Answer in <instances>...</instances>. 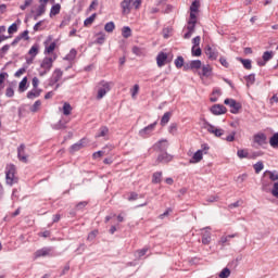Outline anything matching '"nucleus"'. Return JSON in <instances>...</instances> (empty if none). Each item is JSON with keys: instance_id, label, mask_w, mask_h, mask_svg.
I'll list each match as a JSON object with an SVG mask.
<instances>
[{"instance_id": "1", "label": "nucleus", "mask_w": 278, "mask_h": 278, "mask_svg": "<svg viewBox=\"0 0 278 278\" xmlns=\"http://www.w3.org/2000/svg\"><path fill=\"white\" fill-rule=\"evenodd\" d=\"M140 5H142V0H123L121 2L122 14L127 16L128 14H131V8L139 10Z\"/></svg>"}, {"instance_id": "2", "label": "nucleus", "mask_w": 278, "mask_h": 278, "mask_svg": "<svg viewBox=\"0 0 278 278\" xmlns=\"http://www.w3.org/2000/svg\"><path fill=\"white\" fill-rule=\"evenodd\" d=\"M110 90H112V88L110 87V83L105 80H101L98 84V94H97L98 101H101V99H103V97H105V94H108Z\"/></svg>"}, {"instance_id": "3", "label": "nucleus", "mask_w": 278, "mask_h": 278, "mask_svg": "<svg viewBox=\"0 0 278 278\" xmlns=\"http://www.w3.org/2000/svg\"><path fill=\"white\" fill-rule=\"evenodd\" d=\"M155 127H157V122H154L148 126H146L144 128L139 130V136L141 138H149V136H151V134H153V131H155Z\"/></svg>"}, {"instance_id": "4", "label": "nucleus", "mask_w": 278, "mask_h": 278, "mask_svg": "<svg viewBox=\"0 0 278 278\" xmlns=\"http://www.w3.org/2000/svg\"><path fill=\"white\" fill-rule=\"evenodd\" d=\"M53 248L51 247H46V248H42V249H39L35 252V257L38 258V257H53Z\"/></svg>"}, {"instance_id": "5", "label": "nucleus", "mask_w": 278, "mask_h": 278, "mask_svg": "<svg viewBox=\"0 0 278 278\" xmlns=\"http://www.w3.org/2000/svg\"><path fill=\"white\" fill-rule=\"evenodd\" d=\"M225 105H229V108H231L230 112L231 114H238V112H240V109L242 108V105H240V103H238L236 100L233 99H229L227 98L224 101Z\"/></svg>"}, {"instance_id": "6", "label": "nucleus", "mask_w": 278, "mask_h": 278, "mask_svg": "<svg viewBox=\"0 0 278 278\" xmlns=\"http://www.w3.org/2000/svg\"><path fill=\"white\" fill-rule=\"evenodd\" d=\"M15 173H16V167H14V165L9 166V168L5 170V179L9 186H13V184L15 182V178H14Z\"/></svg>"}, {"instance_id": "7", "label": "nucleus", "mask_w": 278, "mask_h": 278, "mask_svg": "<svg viewBox=\"0 0 278 278\" xmlns=\"http://www.w3.org/2000/svg\"><path fill=\"white\" fill-rule=\"evenodd\" d=\"M206 131H208V134H213V136H216V138H220V136L225 135V130L222 128H217L216 126L210 124L206 122Z\"/></svg>"}, {"instance_id": "8", "label": "nucleus", "mask_w": 278, "mask_h": 278, "mask_svg": "<svg viewBox=\"0 0 278 278\" xmlns=\"http://www.w3.org/2000/svg\"><path fill=\"white\" fill-rule=\"evenodd\" d=\"M173 161V155L165 152H161L155 161V166L157 164H168V162Z\"/></svg>"}, {"instance_id": "9", "label": "nucleus", "mask_w": 278, "mask_h": 278, "mask_svg": "<svg viewBox=\"0 0 278 278\" xmlns=\"http://www.w3.org/2000/svg\"><path fill=\"white\" fill-rule=\"evenodd\" d=\"M210 112H212L214 116H220L223 114H227V108L223 104H214L211 106Z\"/></svg>"}, {"instance_id": "10", "label": "nucleus", "mask_w": 278, "mask_h": 278, "mask_svg": "<svg viewBox=\"0 0 278 278\" xmlns=\"http://www.w3.org/2000/svg\"><path fill=\"white\" fill-rule=\"evenodd\" d=\"M197 29V22H187V33L184 35L185 40H190L192 38V34H194Z\"/></svg>"}, {"instance_id": "11", "label": "nucleus", "mask_w": 278, "mask_h": 278, "mask_svg": "<svg viewBox=\"0 0 278 278\" xmlns=\"http://www.w3.org/2000/svg\"><path fill=\"white\" fill-rule=\"evenodd\" d=\"M205 53L208 60H212V61L218 60V50L216 48H213L212 46H206Z\"/></svg>"}, {"instance_id": "12", "label": "nucleus", "mask_w": 278, "mask_h": 278, "mask_svg": "<svg viewBox=\"0 0 278 278\" xmlns=\"http://www.w3.org/2000/svg\"><path fill=\"white\" fill-rule=\"evenodd\" d=\"M168 149V141L166 139L160 140L154 144V151L165 152Z\"/></svg>"}, {"instance_id": "13", "label": "nucleus", "mask_w": 278, "mask_h": 278, "mask_svg": "<svg viewBox=\"0 0 278 278\" xmlns=\"http://www.w3.org/2000/svg\"><path fill=\"white\" fill-rule=\"evenodd\" d=\"M17 157L20 162H24V164H27V155L25 154V144L21 143L17 148Z\"/></svg>"}, {"instance_id": "14", "label": "nucleus", "mask_w": 278, "mask_h": 278, "mask_svg": "<svg viewBox=\"0 0 278 278\" xmlns=\"http://www.w3.org/2000/svg\"><path fill=\"white\" fill-rule=\"evenodd\" d=\"M166 60H168V54L165 52H160L156 55V64H157L159 68H162V66L166 65Z\"/></svg>"}, {"instance_id": "15", "label": "nucleus", "mask_w": 278, "mask_h": 278, "mask_svg": "<svg viewBox=\"0 0 278 278\" xmlns=\"http://www.w3.org/2000/svg\"><path fill=\"white\" fill-rule=\"evenodd\" d=\"M253 140L258 147H264L266 144V135L264 132H258L254 135Z\"/></svg>"}, {"instance_id": "16", "label": "nucleus", "mask_w": 278, "mask_h": 278, "mask_svg": "<svg viewBox=\"0 0 278 278\" xmlns=\"http://www.w3.org/2000/svg\"><path fill=\"white\" fill-rule=\"evenodd\" d=\"M40 68L50 72L53 68V59L46 56L40 64Z\"/></svg>"}, {"instance_id": "17", "label": "nucleus", "mask_w": 278, "mask_h": 278, "mask_svg": "<svg viewBox=\"0 0 278 278\" xmlns=\"http://www.w3.org/2000/svg\"><path fill=\"white\" fill-rule=\"evenodd\" d=\"M86 147V139H80L78 142L74 143L70 151L71 153H76V151H80V149H84Z\"/></svg>"}, {"instance_id": "18", "label": "nucleus", "mask_w": 278, "mask_h": 278, "mask_svg": "<svg viewBox=\"0 0 278 278\" xmlns=\"http://www.w3.org/2000/svg\"><path fill=\"white\" fill-rule=\"evenodd\" d=\"M239 236L240 235L238 232L228 236H222L219 244H222V247H226V244H229L231 238H238Z\"/></svg>"}, {"instance_id": "19", "label": "nucleus", "mask_w": 278, "mask_h": 278, "mask_svg": "<svg viewBox=\"0 0 278 278\" xmlns=\"http://www.w3.org/2000/svg\"><path fill=\"white\" fill-rule=\"evenodd\" d=\"M201 160H203V150H198L190 160V164H199Z\"/></svg>"}, {"instance_id": "20", "label": "nucleus", "mask_w": 278, "mask_h": 278, "mask_svg": "<svg viewBox=\"0 0 278 278\" xmlns=\"http://www.w3.org/2000/svg\"><path fill=\"white\" fill-rule=\"evenodd\" d=\"M170 116H173L172 112L164 113V115L161 118V126L162 127H166V125H168V123L170 122Z\"/></svg>"}, {"instance_id": "21", "label": "nucleus", "mask_w": 278, "mask_h": 278, "mask_svg": "<svg viewBox=\"0 0 278 278\" xmlns=\"http://www.w3.org/2000/svg\"><path fill=\"white\" fill-rule=\"evenodd\" d=\"M40 92H42V90L33 89L27 92V99H38V97H40Z\"/></svg>"}, {"instance_id": "22", "label": "nucleus", "mask_w": 278, "mask_h": 278, "mask_svg": "<svg viewBox=\"0 0 278 278\" xmlns=\"http://www.w3.org/2000/svg\"><path fill=\"white\" fill-rule=\"evenodd\" d=\"M212 242V232L204 231L202 235V244H210Z\"/></svg>"}, {"instance_id": "23", "label": "nucleus", "mask_w": 278, "mask_h": 278, "mask_svg": "<svg viewBox=\"0 0 278 278\" xmlns=\"http://www.w3.org/2000/svg\"><path fill=\"white\" fill-rule=\"evenodd\" d=\"M108 134H110V128L102 126L100 127L99 132L96 135V138H103L108 136Z\"/></svg>"}, {"instance_id": "24", "label": "nucleus", "mask_w": 278, "mask_h": 278, "mask_svg": "<svg viewBox=\"0 0 278 278\" xmlns=\"http://www.w3.org/2000/svg\"><path fill=\"white\" fill-rule=\"evenodd\" d=\"M238 61L241 62V64H243V67H244L247 71H251V68H253L250 59H242V58H239Z\"/></svg>"}, {"instance_id": "25", "label": "nucleus", "mask_w": 278, "mask_h": 278, "mask_svg": "<svg viewBox=\"0 0 278 278\" xmlns=\"http://www.w3.org/2000/svg\"><path fill=\"white\" fill-rule=\"evenodd\" d=\"M269 144H270V147H273V149H278V132H275L270 137Z\"/></svg>"}, {"instance_id": "26", "label": "nucleus", "mask_w": 278, "mask_h": 278, "mask_svg": "<svg viewBox=\"0 0 278 278\" xmlns=\"http://www.w3.org/2000/svg\"><path fill=\"white\" fill-rule=\"evenodd\" d=\"M200 75H202V77H210L212 75V67L210 65H203Z\"/></svg>"}, {"instance_id": "27", "label": "nucleus", "mask_w": 278, "mask_h": 278, "mask_svg": "<svg viewBox=\"0 0 278 278\" xmlns=\"http://www.w3.org/2000/svg\"><path fill=\"white\" fill-rule=\"evenodd\" d=\"M60 10H62V5H60V3L52 5L50 10V16H58V14L60 13Z\"/></svg>"}, {"instance_id": "28", "label": "nucleus", "mask_w": 278, "mask_h": 278, "mask_svg": "<svg viewBox=\"0 0 278 278\" xmlns=\"http://www.w3.org/2000/svg\"><path fill=\"white\" fill-rule=\"evenodd\" d=\"M203 53V51L201 50V48L198 46H192L191 48V55L193 58H201V54Z\"/></svg>"}, {"instance_id": "29", "label": "nucleus", "mask_w": 278, "mask_h": 278, "mask_svg": "<svg viewBox=\"0 0 278 278\" xmlns=\"http://www.w3.org/2000/svg\"><path fill=\"white\" fill-rule=\"evenodd\" d=\"M152 184H162V172H155L152 175Z\"/></svg>"}, {"instance_id": "30", "label": "nucleus", "mask_w": 278, "mask_h": 278, "mask_svg": "<svg viewBox=\"0 0 278 278\" xmlns=\"http://www.w3.org/2000/svg\"><path fill=\"white\" fill-rule=\"evenodd\" d=\"M75 58H77V50L72 49L70 53L64 58V60H66L67 62H73Z\"/></svg>"}, {"instance_id": "31", "label": "nucleus", "mask_w": 278, "mask_h": 278, "mask_svg": "<svg viewBox=\"0 0 278 278\" xmlns=\"http://www.w3.org/2000/svg\"><path fill=\"white\" fill-rule=\"evenodd\" d=\"M253 168H254L256 175H260V173H262V170H264V162L258 161L257 163H255L253 165Z\"/></svg>"}, {"instance_id": "32", "label": "nucleus", "mask_w": 278, "mask_h": 278, "mask_svg": "<svg viewBox=\"0 0 278 278\" xmlns=\"http://www.w3.org/2000/svg\"><path fill=\"white\" fill-rule=\"evenodd\" d=\"M27 90V77H24L18 85V92H25Z\"/></svg>"}, {"instance_id": "33", "label": "nucleus", "mask_w": 278, "mask_h": 278, "mask_svg": "<svg viewBox=\"0 0 278 278\" xmlns=\"http://www.w3.org/2000/svg\"><path fill=\"white\" fill-rule=\"evenodd\" d=\"M123 38H131V28L129 26H124L122 28Z\"/></svg>"}, {"instance_id": "34", "label": "nucleus", "mask_w": 278, "mask_h": 278, "mask_svg": "<svg viewBox=\"0 0 278 278\" xmlns=\"http://www.w3.org/2000/svg\"><path fill=\"white\" fill-rule=\"evenodd\" d=\"M62 75H64L62 70L56 68V70H54V72L52 74V78H54V81H60V79H62Z\"/></svg>"}, {"instance_id": "35", "label": "nucleus", "mask_w": 278, "mask_h": 278, "mask_svg": "<svg viewBox=\"0 0 278 278\" xmlns=\"http://www.w3.org/2000/svg\"><path fill=\"white\" fill-rule=\"evenodd\" d=\"M237 155L238 157H240V160H244V157H247L248 160H250V155H249V151L244 150V149H240L237 151Z\"/></svg>"}, {"instance_id": "36", "label": "nucleus", "mask_w": 278, "mask_h": 278, "mask_svg": "<svg viewBox=\"0 0 278 278\" xmlns=\"http://www.w3.org/2000/svg\"><path fill=\"white\" fill-rule=\"evenodd\" d=\"M71 112H73V106H71V103L65 102L63 104V114H64V116H70Z\"/></svg>"}, {"instance_id": "37", "label": "nucleus", "mask_w": 278, "mask_h": 278, "mask_svg": "<svg viewBox=\"0 0 278 278\" xmlns=\"http://www.w3.org/2000/svg\"><path fill=\"white\" fill-rule=\"evenodd\" d=\"M94 18H97V13H93V14H91L89 17H87V18L84 21L85 27H88V26L92 25V23H94Z\"/></svg>"}, {"instance_id": "38", "label": "nucleus", "mask_w": 278, "mask_h": 278, "mask_svg": "<svg viewBox=\"0 0 278 278\" xmlns=\"http://www.w3.org/2000/svg\"><path fill=\"white\" fill-rule=\"evenodd\" d=\"M114 29H116V25L114 24V22H109L104 25V30L108 31V34H112Z\"/></svg>"}, {"instance_id": "39", "label": "nucleus", "mask_w": 278, "mask_h": 278, "mask_svg": "<svg viewBox=\"0 0 278 278\" xmlns=\"http://www.w3.org/2000/svg\"><path fill=\"white\" fill-rule=\"evenodd\" d=\"M274 56H275V52L273 51H265L263 53V60L266 62H270V60H273Z\"/></svg>"}, {"instance_id": "40", "label": "nucleus", "mask_w": 278, "mask_h": 278, "mask_svg": "<svg viewBox=\"0 0 278 278\" xmlns=\"http://www.w3.org/2000/svg\"><path fill=\"white\" fill-rule=\"evenodd\" d=\"M191 68H192V71H199V68H201V66H202V62H201V60H193V61H191Z\"/></svg>"}, {"instance_id": "41", "label": "nucleus", "mask_w": 278, "mask_h": 278, "mask_svg": "<svg viewBox=\"0 0 278 278\" xmlns=\"http://www.w3.org/2000/svg\"><path fill=\"white\" fill-rule=\"evenodd\" d=\"M39 47L37 43H35L28 51V54H30L33 58H36L38 55Z\"/></svg>"}, {"instance_id": "42", "label": "nucleus", "mask_w": 278, "mask_h": 278, "mask_svg": "<svg viewBox=\"0 0 278 278\" xmlns=\"http://www.w3.org/2000/svg\"><path fill=\"white\" fill-rule=\"evenodd\" d=\"M247 86H253L255 84V74L245 76Z\"/></svg>"}, {"instance_id": "43", "label": "nucleus", "mask_w": 278, "mask_h": 278, "mask_svg": "<svg viewBox=\"0 0 278 278\" xmlns=\"http://www.w3.org/2000/svg\"><path fill=\"white\" fill-rule=\"evenodd\" d=\"M174 64L176 68H182L185 64L184 56H177V59L174 61Z\"/></svg>"}, {"instance_id": "44", "label": "nucleus", "mask_w": 278, "mask_h": 278, "mask_svg": "<svg viewBox=\"0 0 278 278\" xmlns=\"http://www.w3.org/2000/svg\"><path fill=\"white\" fill-rule=\"evenodd\" d=\"M230 275L231 270L228 267H226L219 273V278H229Z\"/></svg>"}, {"instance_id": "45", "label": "nucleus", "mask_w": 278, "mask_h": 278, "mask_svg": "<svg viewBox=\"0 0 278 278\" xmlns=\"http://www.w3.org/2000/svg\"><path fill=\"white\" fill-rule=\"evenodd\" d=\"M40 105H42L40 100L35 101V103L30 106V112L36 113L38 110H40Z\"/></svg>"}, {"instance_id": "46", "label": "nucleus", "mask_w": 278, "mask_h": 278, "mask_svg": "<svg viewBox=\"0 0 278 278\" xmlns=\"http://www.w3.org/2000/svg\"><path fill=\"white\" fill-rule=\"evenodd\" d=\"M149 252V248H143L141 250H137L136 251V255L137 257H144V255H147V253Z\"/></svg>"}, {"instance_id": "47", "label": "nucleus", "mask_w": 278, "mask_h": 278, "mask_svg": "<svg viewBox=\"0 0 278 278\" xmlns=\"http://www.w3.org/2000/svg\"><path fill=\"white\" fill-rule=\"evenodd\" d=\"M45 12H47V7H45V4H39L38 9H37V16H42V14H45Z\"/></svg>"}, {"instance_id": "48", "label": "nucleus", "mask_w": 278, "mask_h": 278, "mask_svg": "<svg viewBox=\"0 0 278 278\" xmlns=\"http://www.w3.org/2000/svg\"><path fill=\"white\" fill-rule=\"evenodd\" d=\"M199 1L194 0L190 5V12H199Z\"/></svg>"}, {"instance_id": "49", "label": "nucleus", "mask_w": 278, "mask_h": 278, "mask_svg": "<svg viewBox=\"0 0 278 278\" xmlns=\"http://www.w3.org/2000/svg\"><path fill=\"white\" fill-rule=\"evenodd\" d=\"M18 31V25H16V23H13L9 28H8V33L9 34H16Z\"/></svg>"}, {"instance_id": "50", "label": "nucleus", "mask_w": 278, "mask_h": 278, "mask_svg": "<svg viewBox=\"0 0 278 278\" xmlns=\"http://www.w3.org/2000/svg\"><path fill=\"white\" fill-rule=\"evenodd\" d=\"M55 51V42H51L50 46L46 47L45 53H53Z\"/></svg>"}, {"instance_id": "51", "label": "nucleus", "mask_w": 278, "mask_h": 278, "mask_svg": "<svg viewBox=\"0 0 278 278\" xmlns=\"http://www.w3.org/2000/svg\"><path fill=\"white\" fill-rule=\"evenodd\" d=\"M5 97H8L9 99H12V97H14V88L8 87L5 90Z\"/></svg>"}, {"instance_id": "52", "label": "nucleus", "mask_w": 278, "mask_h": 278, "mask_svg": "<svg viewBox=\"0 0 278 278\" xmlns=\"http://www.w3.org/2000/svg\"><path fill=\"white\" fill-rule=\"evenodd\" d=\"M27 71V65H24L22 68H20L17 72H15L14 77H21L24 73Z\"/></svg>"}, {"instance_id": "53", "label": "nucleus", "mask_w": 278, "mask_h": 278, "mask_svg": "<svg viewBox=\"0 0 278 278\" xmlns=\"http://www.w3.org/2000/svg\"><path fill=\"white\" fill-rule=\"evenodd\" d=\"M53 129H66V123L59 121V123L53 126Z\"/></svg>"}, {"instance_id": "54", "label": "nucleus", "mask_w": 278, "mask_h": 278, "mask_svg": "<svg viewBox=\"0 0 278 278\" xmlns=\"http://www.w3.org/2000/svg\"><path fill=\"white\" fill-rule=\"evenodd\" d=\"M140 92V86L139 85H134V88L131 89V97L132 99Z\"/></svg>"}, {"instance_id": "55", "label": "nucleus", "mask_w": 278, "mask_h": 278, "mask_svg": "<svg viewBox=\"0 0 278 278\" xmlns=\"http://www.w3.org/2000/svg\"><path fill=\"white\" fill-rule=\"evenodd\" d=\"M84 251H86V243H80L79 247L76 249V253L78 255H81V253H84Z\"/></svg>"}, {"instance_id": "56", "label": "nucleus", "mask_w": 278, "mask_h": 278, "mask_svg": "<svg viewBox=\"0 0 278 278\" xmlns=\"http://www.w3.org/2000/svg\"><path fill=\"white\" fill-rule=\"evenodd\" d=\"M34 2V0H25L24 4H22L20 7L21 10H27V8H29V5H31V3Z\"/></svg>"}, {"instance_id": "57", "label": "nucleus", "mask_w": 278, "mask_h": 278, "mask_svg": "<svg viewBox=\"0 0 278 278\" xmlns=\"http://www.w3.org/2000/svg\"><path fill=\"white\" fill-rule=\"evenodd\" d=\"M219 63H220L222 66H224L225 68H229V62H227V59H225V56H220V58H219Z\"/></svg>"}, {"instance_id": "58", "label": "nucleus", "mask_w": 278, "mask_h": 278, "mask_svg": "<svg viewBox=\"0 0 278 278\" xmlns=\"http://www.w3.org/2000/svg\"><path fill=\"white\" fill-rule=\"evenodd\" d=\"M170 212H173V208L168 207L163 214L159 216V218H161V220H164V218H166V216H168Z\"/></svg>"}, {"instance_id": "59", "label": "nucleus", "mask_w": 278, "mask_h": 278, "mask_svg": "<svg viewBox=\"0 0 278 278\" xmlns=\"http://www.w3.org/2000/svg\"><path fill=\"white\" fill-rule=\"evenodd\" d=\"M271 194L273 197H275L276 199H278V182L274 184V188L271 190Z\"/></svg>"}, {"instance_id": "60", "label": "nucleus", "mask_w": 278, "mask_h": 278, "mask_svg": "<svg viewBox=\"0 0 278 278\" xmlns=\"http://www.w3.org/2000/svg\"><path fill=\"white\" fill-rule=\"evenodd\" d=\"M193 47H199L201 45V36H197L192 39Z\"/></svg>"}, {"instance_id": "61", "label": "nucleus", "mask_w": 278, "mask_h": 278, "mask_svg": "<svg viewBox=\"0 0 278 278\" xmlns=\"http://www.w3.org/2000/svg\"><path fill=\"white\" fill-rule=\"evenodd\" d=\"M97 233H98L97 230L89 232V235H88V237H87V240H89L90 242H92V240H94V238H97Z\"/></svg>"}, {"instance_id": "62", "label": "nucleus", "mask_w": 278, "mask_h": 278, "mask_svg": "<svg viewBox=\"0 0 278 278\" xmlns=\"http://www.w3.org/2000/svg\"><path fill=\"white\" fill-rule=\"evenodd\" d=\"M97 5H99V0L91 1L89 9H88L89 12H92V10H94V8H97Z\"/></svg>"}, {"instance_id": "63", "label": "nucleus", "mask_w": 278, "mask_h": 278, "mask_svg": "<svg viewBox=\"0 0 278 278\" xmlns=\"http://www.w3.org/2000/svg\"><path fill=\"white\" fill-rule=\"evenodd\" d=\"M269 174L270 181H278V174H275L273 172H267Z\"/></svg>"}, {"instance_id": "64", "label": "nucleus", "mask_w": 278, "mask_h": 278, "mask_svg": "<svg viewBox=\"0 0 278 278\" xmlns=\"http://www.w3.org/2000/svg\"><path fill=\"white\" fill-rule=\"evenodd\" d=\"M189 22L197 23V12L190 11Z\"/></svg>"}]
</instances>
